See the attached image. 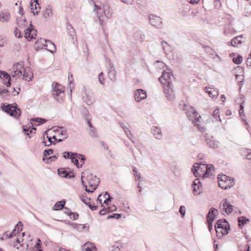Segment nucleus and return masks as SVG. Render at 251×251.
<instances>
[{
	"instance_id": "1",
	"label": "nucleus",
	"mask_w": 251,
	"mask_h": 251,
	"mask_svg": "<svg viewBox=\"0 0 251 251\" xmlns=\"http://www.w3.org/2000/svg\"><path fill=\"white\" fill-rule=\"evenodd\" d=\"M22 227V223L19 222L13 231L11 233L5 232L1 237V240L7 238L12 239L11 245L18 250L26 248L27 251H42L41 249V241L39 239L35 240L30 239L29 237L27 239L23 238L25 233H21Z\"/></svg>"
},
{
	"instance_id": "2",
	"label": "nucleus",
	"mask_w": 251,
	"mask_h": 251,
	"mask_svg": "<svg viewBox=\"0 0 251 251\" xmlns=\"http://www.w3.org/2000/svg\"><path fill=\"white\" fill-rule=\"evenodd\" d=\"M173 76L172 72L164 71L159 80L162 85L166 97L170 100L175 98V93L173 90L172 77Z\"/></svg>"
},
{
	"instance_id": "3",
	"label": "nucleus",
	"mask_w": 251,
	"mask_h": 251,
	"mask_svg": "<svg viewBox=\"0 0 251 251\" xmlns=\"http://www.w3.org/2000/svg\"><path fill=\"white\" fill-rule=\"evenodd\" d=\"M81 181L86 191L91 193L95 190L100 182L99 179L96 176L90 174L88 171L82 173Z\"/></svg>"
},
{
	"instance_id": "4",
	"label": "nucleus",
	"mask_w": 251,
	"mask_h": 251,
	"mask_svg": "<svg viewBox=\"0 0 251 251\" xmlns=\"http://www.w3.org/2000/svg\"><path fill=\"white\" fill-rule=\"evenodd\" d=\"M192 171L196 177L202 176L205 178L212 175L214 172V167L211 164L197 163L193 166Z\"/></svg>"
},
{
	"instance_id": "5",
	"label": "nucleus",
	"mask_w": 251,
	"mask_h": 251,
	"mask_svg": "<svg viewBox=\"0 0 251 251\" xmlns=\"http://www.w3.org/2000/svg\"><path fill=\"white\" fill-rule=\"evenodd\" d=\"M186 110L187 116L195 124L200 131L203 132L205 130V127L203 125V123L201 121V117L199 114L192 107H189V109H186Z\"/></svg>"
},
{
	"instance_id": "6",
	"label": "nucleus",
	"mask_w": 251,
	"mask_h": 251,
	"mask_svg": "<svg viewBox=\"0 0 251 251\" xmlns=\"http://www.w3.org/2000/svg\"><path fill=\"white\" fill-rule=\"evenodd\" d=\"M215 229L217 237L221 238L228 233V230L230 229L229 225L226 220H219L215 226Z\"/></svg>"
},
{
	"instance_id": "7",
	"label": "nucleus",
	"mask_w": 251,
	"mask_h": 251,
	"mask_svg": "<svg viewBox=\"0 0 251 251\" xmlns=\"http://www.w3.org/2000/svg\"><path fill=\"white\" fill-rule=\"evenodd\" d=\"M217 178L219 186L223 189L230 188L234 184L233 179L225 175H219Z\"/></svg>"
},
{
	"instance_id": "8",
	"label": "nucleus",
	"mask_w": 251,
	"mask_h": 251,
	"mask_svg": "<svg viewBox=\"0 0 251 251\" xmlns=\"http://www.w3.org/2000/svg\"><path fill=\"white\" fill-rule=\"evenodd\" d=\"M1 107L5 112L16 118L19 117L21 114V110L18 108L16 105L11 104L5 105L3 104Z\"/></svg>"
},
{
	"instance_id": "9",
	"label": "nucleus",
	"mask_w": 251,
	"mask_h": 251,
	"mask_svg": "<svg viewBox=\"0 0 251 251\" xmlns=\"http://www.w3.org/2000/svg\"><path fill=\"white\" fill-rule=\"evenodd\" d=\"M24 69L25 68L23 63H15L10 70V75L13 77H21Z\"/></svg>"
},
{
	"instance_id": "10",
	"label": "nucleus",
	"mask_w": 251,
	"mask_h": 251,
	"mask_svg": "<svg viewBox=\"0 0 251 251\" xmlns=\"http://www.w3.org/2000/svg\"><path fill=\"white\" fill-rule=\"evenodd\" d=\"M52 45V49H48L50 52H53L56 50V47L54 44L50 41H46L44 39H40L35 42V46L38 49H43L45 47L48 48L49 45Z\"/></svg>"
},
{
	"instance_id": "11",
	"label": "nucleus",
	"mask_w": 251,
	"mask_h": 251,
	"mask_svg": "<svg viewBox=\"0 0 251 251\" xmlns=\"http://www.w3.org/2000/svg\"><path fill=\"white\" fill-rule=\"evenodd\" d=\"M70 159L72 163L75 165L77 168H79L84 163L85 157L79 154L71 153Z\"/></svg>"
},
{
	"instance_id": "12",
	"label": "nucleus",
	"mask_w": 251,
	"mask_h": 251,
	"mask_svg": "<svg viewBox=\"0 0 251 251\" xmlns=\"http://www.w3.org/2000/svg\"><path fill=\"white\" fill-rule=\"evenodd\" d=\"M53 87V95L57 100L61 94H64L65 92L64 87L57 82H53L52 84Z\"/></svg>"
},
{
	"instance_id": "13",
	"label": "nucleus",
	"mask_w": 251,
	"mask_h": 251,
	"mask_svg": "<svg viewBox=\"0 0 251 251\" xmlns=\"http://www.w3.org/2000/svg\"><path fill=\"white\" fill-rule=\"evenodd\" d=\"M36 31L34 30L32 25H30L24 30V37L27 41H31L36 38Z\"/></svg>"
},
{
	"instance_id": "14",
	"label": "nucleus",
	"mask_w": 251,
	"mask_h": 251,
	"mask_svg": "<svg viewBox=\"0 0 251 251\" xmlns=\"http://www.w3.org/2000/svg\"><path fill=\"white\" fill-rule=\"evenodd\" d=\"M204 137L207 144L210 148L213 149H216L218 147L219 142L215 140L214 139L213 137L206 133L204 135Z\"/></svg>"
},
{
	"instance_id": "15",
	"label": "nucleus",
	"mask_w": 251,
	"mask_h": 251,
	"mask_svg": "<svg viewBox=\"0 0 251 251\" xmlns=\"http://www.w3.org/2000/svg\"><path fill=\"white\" fill-rule=\"evenodd\" d=\"M134 95L135 100L138 102L146 99L147 96L146 92L141 89L135 90L134 93Z\"/></svg>"
},
{
	"instance_id": "16",
	"label": "nucleus",
	"mask_w": 251,
	"mask_h": 251,
	"mask_svg": "<svg viewBox=\"0 0 251 251\" xmlns=\"http://www.w3.org/2000/svg\"><path fill=\"white\" fill-rule=\"evenodd\" d=\"M98 201L101 204V206H107L108 203L110 202V197L107 193H105L104 194H100L99 196Z\"/></svg>"
},
{
	"instance_id": "17",
	"label": "nucleus",
	"mask_w": 251,
	"mask_h": 251,
	"mask_svg": "<svg viewBox=\"0 0 251 251\" xmlns=\"http://www.w3.org/2000/svg\"><path fill=\"white\" fill-rule=\"evenodd\" d=\"M233 206L226 200H224L222 201V209L223 212L227 214L231 213L233 211Z\"/></svg>"
},
{
	"instance_id": "18",
	"label": "nucleus",
	"mask_w": 251,
	"mask_h": 251,
	"mask_svg": "<svg viewBox=\"0 0 251 251\" xmlns=\"http://www.w3.org/2000/svg\"><path fill=\"white\" fill-rule=\"evenodd\" d=\"M221 122V120L220 118V110L219 109L217 108L213 111L211 118H210L208 119V123H215L217 124Z\"/></svg>"
},
{
	"instance_id": "19",
	"label": "nucleus",
	"mask_w": 251,
	"mask_h": 251,
	"mask_svg": "<svg viewBox=\"0 0 251 251\" xmlns=\"http://www.w3.org/2000/svg\"><path fill=\"white\" fill-rule=\"evenodd\" d=\"M0 78L2 80L3 83L7 87H9L11 85V76L6 72H0Z\"/></svg>"
},
{
	"instance_id": "20",
	"label": "nucleus",
	"mask_w": 251,
	"mask_h": 251,
	"mask_svg": "<svg viewBox=\"0 0 251 251\" xmlns=\"http://www.w3.org/2000/svg\"><path fill=\"white\" fill-rule=\"evenodd\" d=\"M150 22L153 26L158 27L162 23L161 19L160 17L151 15L149 17Z\"/></svg>"
},
{
	"instance_id": "21",
	"label": "nucleus",
	"mask_w": 251,
	"mask_h": 251,
	"mask_svg": "<svg viewBox=\"0 0 251 251\" xmlns=\"http://www.w3.org/2000/svg\"><path fill=\"white\" fill-rule=\"evenodd\" d=\"M33 77V74L32 72L28 68H25L21 78H22L25 81H29L32 80Z\"/></svg>"
},
{
	"instance_id": "22",
	"label": "nucleus",
	"mask_w": 251,
	"mask_h": 251,
	"mask_svg": "<svg viewBox=\"0 0 251 251\" xmlns=\"http://www.w3.org/2000/svg\"><path fill=\"white\" fill-rule=\"evenodd\" d=\"M193 193L195 195H199L201 193V186L199 179H195L192 185Z\"/></svg>"
},
{
	"instance_id": "23",
	"label": "nucleus",
	"mask_w": 251,
	"mask_h": 251,
	"mask_svg": "<svg viewBox=\"0 0 251 251\" xmlns=\"http://www.w3.org/2000/svg\"><path fill=\"white\" fill-rule=\"evenodd\" d=\"M30 7L31 12L34 15L40 12V6L37 0H32Z\"/></svg>"
},
{
	"instance_id": "24",
	"label": "nucleus",
	"mask_w": 251,
	"mask_h": 251,
	"mask_svg": "<svg viewBox=\"0 0 251 251\" xmlns=\"http://www.w3.org/2000/svg\"><path fill=\"white\" fill-rule=\"evenodd\" d=\"M80 199L83 203H84L86 205H88L90 208L92 210L96 209V206H93L91 204V199L88 198V197L87 196V194L86 193H83L81 195V196H80Z\"/></svg>"
},
{
	"instance_id": "25",
	"label": "nucleus",
	"mask_w": 251,
	"mask_h": 251,
	"mask_svg": "<svg viewBox=\"0 0 251 251\" xmlns=\"http://www.w3.org/2000/svg\"><path fill=\"white\" fill-rule=\"evenodd\" d=\"M116 207L114 205L109 206V204L106 206H103V209L100 211V215H104L106 213L114 211L116 210Z\"/></svg>"
},
{
	"instance_id": "26",
	"label": "nucleus",
	"mask_w": 251,
	"mask_h": 251,
	"mask_svg": "<svg viewBox=\"0 0 251 251\" xmlns=\"http://www.w3.org/2000/svg\"><path fill=\"white\" fill-rule=\"evenodd\" d=\"M205 90H206V93H208L209 97L212 98H216L219 95L218 90L213 88V87H208L205 88Z\"/></svg>"
},
{
	"instance_id": "27",
	"label": "nucleus",
	"mask_w": 251,
	"mask_h": 251,
	"mask_svg": "<svg viewBox=\"0 0 251 251\" xmlns=\"http://www.w3.org/2000/svg\"><path fill=\"white\" fill-rule=\"evenodd\" d=\"M82 248L84 251H97L96 246L93 243L89 242L84 244Z\"/></svg>"
},
{
	"instance_id": "28",
	"label": "nucleus",
	"mask_w": 251,
	"mask_h": 251,
	"mask_svg": "<svg viewBox=\"0 0 251 251\" xmlns=\"http://www.w3.org/2000/svg\"><path fill=\"white\" fill-rule=\"evenodd\" d=\"M217 213V210L216 209L214 208H211L207 216V222H212L214 220L215 215Z\"/></svg>"
},
{
	"instance_id": "29",
	"label": "nucleus",
	"mask_w": 251,
	"mask_h": 251,
	"mask_svg": "<svg viewBox=\"0 0 251 251\" xmlns=\"http://www.w3.org/2000/svg\"><path fill=\"white\" fill-rule=\"evenodd\" d=\"M48 134V133L46 132L43 137V142L46 146H49L52 144L51 138Z\"/></svg>"
},
{
	"instance_id": "30",
	"label": "nucleus",
	"mask_w": 251,
	"mask_h": 251,
	"mask_svg": "<svg viewBox=\"0 0 251 251\" xmlns=\"http://www.w3.org/2000/svg\"><path fill=\"white\" fill-rule=\"evenodd\" d=\"M152 130V134L155 138L160 139L162 137V133L159 128L157 126H154L153 127Z\"/></svg>"
},
{
	"instance_id": "31",
	"label": "nucleus",
	"mask_w": 251,
	"mask_h": 251,
	"mask_svg": "<svg viewBox=\"0 0 251 251\" xmlns=\"http://www.w3.org/2000/svg\"><path fill=\"white\" fill-rule=\"evenodd\" d=\"M242 36H238L233 38L231 41V44L233 47H237L242 43Z\"/></svg>"
},
{
	"instance_id": "32",
	"label": "nucleus",
	"mask_w": 251,
	"mask_h": 251,
	"mask_svg": "<svg viewBox=\"0 0 251 251\" xmlns=\"http://www.w3.org/2000/svg\"><path fill=\"white\" fill-rule=\"evenodd\" d=\"M10 19V15L2 12L0 13V23L8 22Z\"/></svg>"
},
{
	"instance_id": "33",
	"label": "nucleus",
	"mask_w": 251,
	"mask_h": 251,
	"mask_svg": "<svg viewBox=\"0 0 251 251\" xmlns=\"http://www.w3.org/2000/svg\"><path fill=\"white\" fill-rule=\"evenodd\" d=\"M46 120L43 119L37 118L35 119H32L31 121V124L36 126H39L41 124L44 123Z\"/></svg>"
},
{
	"instance_id": "34",
	"label": "nucleus",
	"mask_w": 251,
	"mask_h": 251,
	"mask_svg": "<svg viewBox=\"0 0 251 251\" xmlns=\"http://www.w3.org/2000/svg\"><path fill=\"white\" fill-rule=\"evenodd\" d=\"M65 205V201H57L53 206V209L54 210H60L63 208Z\"/></svg>"
},
{
	"instance_id": "35",
	"label": "nucleus",
	"mask_w": 251,
	"mask_h": 251,
	"mask_svg": "<svg viewBox=\"0 0 251 251\" xmlns=\"http://www.w3.org/2000/svg\"><path fill=\"white\" fill-rule=\"evenodd\" d=\"M84 100L88 105H91L93 104L95 100L94 98L90 95H86L85 97H84Z\"/></svg>"
},
{
	"instance_id": "36",
	"label": "nucleus",
	"mask_w": 251,
	"mask_h": 251,
	"mask_svg": "<svg viewBox=\"0 0 251 251\" xmlns=\"http://www.w3.org/2000/svg\"><path fill=\"white\" fill-rule=\"evenodd\" d=\"M249 222V220L244 217H239L238 219V226L240 227L243 226L245 224Z\"/></svg>"
},
{
	"instance_id": "37",
	"label": "nucleus",
	"mask_w": 251,
	"mask_h": 251,
	"mask_svg": "<svg viewBox=\"0 0 251 251\" xmlns=\"http://www.w3.org/2000/svg\"><path fill=\"white\" fill-rule=\"evenodd\" d=\"M102 8L105 15H107V16H110L111 15L112 12L108 11V10L110 9V7L108 5H104Z\"/></svg>"
},
{
	"instance_id": "38",
	"label": "nucleus",
	"mask_w": 251,
	"mask_h": 251,
	"mask_svg": "<svg viewBox=\"0 0 251 251\" xmlns=\"http://www.w3.org/2000/svg\"><path fill=\"white\" fill-rule=\"evenodd\" d=\"M242 60L243 58L241 56H238L233 58V62L236 64H240L242 62Z\"/></svg>"
},
{
	"instance_id": "39",
	"label": "nucleus",
	"mask_w": 251,
	"mask_h": 251,
	"mask_svg": "<svg viewBox=\"0 0 251 251\" xmlns=\"http://www.w3.org/2000/svg\"><path fill=\"white\" fill-rule=\"evenodd\" d=\"M59 175H60L62 177H67L69 175V174L64 170V169H60L58 170Z\"/></svg>"
},
{
	"instance_id": "40",
	"label": "nucleus",
	"mask_w": 251,
	"mask_h": 251,
	"mask_svg": "<svg viewBox=\"0 0 251 251\" xmlns=\"http://www.w3.org/2000/svg\"><path fill=\"white\" fill-rule=\"evenodd\" d=\"M133 175L135 177V180L136 181H139V180L141 178L140 174L138 173L136 168H134L133 169Z\"/></svg>"
},
{
	"instance_id": "41",
	"label": "nucleus",
	"mask_w": 251,
	"mask_h": 251,
	"mask_svg": "<svg viewBox=\"0 0 251 251\" xmlns=\"http://www.w3.org/2000/svg\"><path fill=\"white\" fill-rule=\"evenodd\" d=\"M14 33L15 37L18 38H21L22 37L21 31L17 28H15Z\"/></svg>"
},
{
	"instance_id": "42",
	"label": "nucleus",
	"mask_w": 251,
	"mask_h": 251,
	"mask_svg": "<svg viewBox=\"0 0 251 251\" xmlns=\"http://www.w3.org/2000/svg\"><path fill=\"white\" fill-rule=\"evenodd\" d=\"M20 91L21 88L20 87L14 88L12 92V95L13 96H17L19 95Z\"/></svg>"
},
{
	"instance_id": "43",
	"label": "nucleus",
	"mask_w": 251,
	"mask_h": 251,
	"mask_svg": "<svg viewBox=\"0 0 251 251\" xmlns=\"http://www.w3.org/2000/svg\"><path fill=\"white\" fill-rule=\"evenodd\" d=\"M50 137L51 138V140H52V144H55L56 142L58 140V141H61L62 140V139H59L58 140L57 139V137L56 135H53L52 136H50Z\"/></svg>"
},
{
	"instance_id": "44",
	"label": "nucleus",
	"mask_w": 251,
	"mask_h": 251,
	"mask_svg": "<svg viewBox=\"0 0 251 251\" xmlns=\"http://www.w3.org/2000/svg\"><path fill=\"white\" fill-rule=\"evenodd\" d=\"M53 151L52 150H45L44 151V155L46 157H48V155L52 154Z\"/></svg>"
},
{
	"instance_id": "45",
	"label": "nucleus",
	"mask_w": 251,
	"mask_h": 251,
	"mask_svg": "<svg viewBox=\"0 0 251 251\" xmlns=\"http://www.w3.org/2000/svg\"><path fill=\"white\" fill-rule=\"evenodd\" d=\"M99 79L100 82V83L102 84H104V78L103 75V73H101L99 75Z\"/></svg>"
},
{
	"instance_id": "46",
	"label": "nucleus",
	"mask_w": 251,
	"mask_h": 251,
	"mask_svg": "<svg viewBox=\"0 0 251 251\" xmlns=\"http://www.w3.org/2000/svg\"><path fill=\"white\" fill-rule=\"evenodd\" d=\"M179 212L180 213L182 217L184 216L185 213V208L184 206H181L180 207Z\"/></svg>"
},
{
	"instance_id": "47",
	"label": "nucleus",
	"mask_w": 251,
	"mask_h": 251,
	"mask_svg": "<svg viewBox=\"0 0 251 251\" xmlns=\"http://www.w3.org/2000/svg\"><path fill=\"white\" fill-rule=\"evenodd\" d=\"M243 103L244 101H243L242 102L240 103V109L239 110V112L241 116L242 115L244 112V106L243 105Z\"/></svg>"
},
{
	"instance_id": "48",
	"label": "nucleus",
	"mask_w": 251,
	"mask_h": 251,
	"mask_svg": "<svg viewBox=\"0 0 251 251\" xmlns=\"http://www.w3.org/2000/svg\"><path fill=\"white\" fill-rule=\"evenodd\" d=\"M8 93V91L7 90L3 87H0V95L7 94Z\"/></svg>"
},
{
	"instance_id": "49",
	"label": "nucleus",
	"mask_w": 251,
	"mask_h": 251,
	"mask_svg": "<svg viewBox=\"0 0 251 251\" xmlns=\"http://www.w3.org/2000/svg\"><path fill=\"white\" fill-rule=\"evenodd\" d=\"M246 158L251 160V150H248L247 151Z\"/></svg>"
},
{
	"instance_id": "50",
	"label": "nucleus",
	"mask_w": 251,
	"mask_h": 251,
	"mask_svg": "<svg viewBox=\"0 0 251 251\" xmlns=\"http://www.w3.org/2000/svg\"><path fill=\"white\" fill-rule=\"evenodd\" d=\"M87 124L89 125V127H90L91 130H92V131L95 132V128L92 126V125L91 123V122L90 121H88Z\"/></svg>"
},
{
	"instance_id": "51",
	"label": "nucleus",
	"mask_w": 251,
	"mask_h": 251,
	"mask_svg": "<svg viewBox=\"0 0 251 251\" xmlns=\"http://www.w3.org/2000/svg\"><path fill=\"white\" fill-rule=\"evenodd\" d=\"M71 156V153L69 152H65L64 153V157L65 158H70V157Z\"/></svg>"
},
{
	"instance_id": "52",
	"label": "nucleus",
	"mask_w": 251,
	"mask_h": 251,
	"mask_svg": "<svg viewBox=\"0 0 251 251\" xmlns=\"http://www.w3.org/2000/svg\"><path fill=\"white\" fill-rule=\"evenodd\" d=\"M125 133L126 134L127 136L129 138L131 139L132 135H131V133L130 131L128 129H125Z\"/></svg>"
},
{
	"instance_id": "53",
	"label": "nucleus",
	"mask_w": 251,
	"mask_h": 251,
	"mask_svg": "<svg viewBox=\"0 0 251 251\" xmlns=\"http://www.w3.org/2000/svg\"><path fill=\"white\" fill-rule=\"evenodd\" d=\"M70 216L71 217H72V216H73V218L74 220L77 219L78 217V215L77 214H75V213H72L70 215Z\"/></svg>"
},
{
	"instance_id": "54",
	"label": "nucleus",
	"mask_w": 251,
	"mask_h": 251,
	"mask_svg": "<svg viewBox=\"0 0 251 251\" xmlns=\"http://www.w3.org/2000/svg\"><path fill=\"white\" fill-rule=\"evenodd\" d=\"M247 65L251 66V58H248L246 61Z\"/></svg>"
},
{
	"instance_id": "55",
	"label": "nucleus",
	"mask_w": 251,
	"mask_h": 251,
	"mask_svg": "<svg viewBox=\"0 0 251 251\" xmlns=\"http://www.w3.org/2000/svg\"><path fill=\"white\" fill-rule=\"evenodd\" d=\"M212 222H209L208 223V229L210 231H211V229H212Z\"/></svg>"
},
{
	"instance_id": "56",
	"label": "nucleus",
	"mask_w": 251,
	"mask_h": 251,
	"mask_svg": "<svg viewBox=\"0 0 251 251\" xmlns=\"http://www.w3.org/2000/svg\"><path fill=\"white\" fill-rule=\"evenodd\" d=\"M199 0H188V2L194 4L198 3L199 1Z\"/></svg>"
},
{
	"instance_id": "57",
	"label": "nucleus",
	"mask_w": 251,
	"mask_h": 251,
	"mask_svg": "<svg viewBox=\"0 0 251 251\" xmlns=\"http://www.w3.org/2000/svg\"><path fill=\"white\" fill-rule=\"evenodd\" d=\"M35 130H36V128H32L31 129H30V133H35Z\"/></svg>"
},
{
	"instance_id": "58",
	"label": "nucleus",
	"mask_w": 251,
	"mask_h": 251,
	"mask_svg": "<svg viewBox=\"0 0 251 251\" xmlns=\"http://www.w3.org/2000/svg\"><path fill=\"white\" fill-rule=\"evenodd\" d=\"M19 12L22 15L24 14V9L23 8H20Z\"/></svg>"
},
{
	"instance_id": "59",
	"label": "nucleus",
	"mask_w": 251,
	"mask_h": 251,
	"mask_svg": "<svg viewBox=\"0 0 251 251\" xmlns=\"http://www.w3.org/2000/svg\"><path fill=\"white\" fill-rule=\"evenodd\" d=\"M138 188H139V193H141L142 192V188L140 186L139 182L138 184Z\"/></svg>"
},
{
	"instance_id": "60",
	"label": "nucleus",
	"mask_w": 251,
	"mask_h": 251,
	"mask_svg": "<svg viewBox=\"0 0 251 251\" xmlns=\"http://www.w3.org/2000/svg\"><path fill=\"white\" fill-rule=\"evenodd\" d=\"M226 100V97H225L224 95H222L221 96V100L222 101H225V100Z\"/></svg>"
},
{
	"instance_id": "61",
	"label": "nucleus",
	"mask_w": 251,
	"mask_h": 251,
	"mask_svg": "<svg viewBox=\"0 0 251 251\" xmlns=\"http://www.w3.org/2000/svg\"><path fill=\"white\" fill-rule=\"evenodd\" d=\"M121 216L120 215H119V214H114V215L113 216H112V217H116V218H119V217H120Z\"/></svg>"
},
{
	"instance_id": "62",
	"label": "nucleus",
	"mask_w": 251,
	"mask_h": 251,
	"mask_svg": "<svg viewBox=\"0 0 251 251\" xmlns=\"http://www.w3.org/2000/svg\"><path fill=\"white\" fill-rule=\"evenodd\" d=\"M29 129V128L27 129V128H25V127H24V128H23V131L25 132H28Z\"/></svg>"
},
{
	"instance_id": "63",
	"label": "nucleus",
	"mask_w": 251,
	"mask_h": 251,
	"mask_svg": "<svg viewBox=\"0 0 251 251\" xmlns=\"http://www.w3.org/2000/svg\"><path fill=\"white\" fill-rule=\"evenodd\" d=\"M95 6L97 9H101L100 6H99L97 5L96 4H95Z\"/></svg>"
},
{
	"instance_id": "64",
	"label": "nucleus",
	"mask_w": 251,
	"mask_h": 251,
	"mask_svg": "<svg viewBox=\"0 0 251 251\" xmlns=\"http://www.w3.org/2000/svg\"><path fill=\"white\" fill-rule=\"evenodd\" d=\"M162 46H164V45H167V42L163 41V42H162Z\"/></svg>"
}]
</instances>
